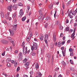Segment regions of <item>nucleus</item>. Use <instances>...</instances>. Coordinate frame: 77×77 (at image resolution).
Instances as JSON below:
<instances>
[{"mask_svg": "<svg viewBox=\"0 0 77 77\" xmlns=\"http://www.w3.org/2000/svg\"><path fill=\"white\" fill-rule=\"evenodd\" d=\"M12 26L13 28H12V30H11V29H9V31L11 34V36L14 35V32H15V31L17 30V27L18 26H17V24L13 25Z\"/></svg>", "mask_w": 77, "mask_h": 77, "instance_id": "1", "label": "nucleus"}, {"mask_svg": "<svg viewBox=\"0 0 77 77\" xmlns=\"http://www.w3.org/2000/svg\"><path fill=\"white\" fill-rule=\"evenodd\" d=\"M25 44V43L24 42H23L22 43L21 46L23 47V54H27V48L26 47L25 48V49H24V47H25V46H24V45Z\"/></svg>", "mask_w": 77, "mask_h": 77, "instance_id": "2", "label": "nucleus"}, {"mask_svg": "<svg viewBox=\"0 0 77 77\" xmlns=\"http://www.w3.org/2000/svg\"><path fill=\"white\" fill-rule=\"evenodd\" d=\"M38 46V44L36 43H33V46H32L31 47V50L32 51H33V50H37Z\"/></svg>", "mask_w": 77, "mask_h": 77, "instance_id": "3", "label": "nucleus"}, {"mask_svg": "<svg viewBox=\"0 0 77 77\" xmlns=\"http://www.w3.org/2000/svg\"><path fill=\"white\" fill-rule=\"evenodd\" d=\"M18 57V60H19V61L22 60V59H23V54L21 52L19 53Z\"/></svg>", "mask_w": 77, "mask_h": 77, "instance_id": "4", "label": "nucleus"}, {"mask_svg": "<svg viewBox=\"0 0 77 77\" xmlns=\"http://www.w3.org/2000/svg\"><path fill=\"white\" fill-rule=\"evenodd\" d=\"M38 19L40 21H42V20H44V17H43V14L40 15V17H38Z\"/></svg>", "mask_w": 77, "mask_h": 77, "instance_id": "5", "label": "nucleus"}, {"mask_svg": "<svg viewBox=\"0 0 77 77\" xmlns=\"http://www.w3.org/2000/svg\"><path fill=\"white\" fill-rule=\"evenodd\" d=\"M19 14L20 15L19 16V17L20 18H21V17H23V15H24V13H23V11L22 9L20 10Z\"/></svg>", "mask_w": 77, "mask_h": 77, "instance_id": "6", "label": "nucleus"}, {"mask_svg": "<svg viewBox=\"0 0 77 77\" xmlns=\"http://www.w3.org/2000/svg\"><path fill=\"white\" fill-rule=\"evenodd\" d=\"M50 36V34H46L45 35L44 39H48V37Z\"/></svg>", "mask_w": 77, "mask_h": 77, "instance_id": "7", "label": "nucleus"}, {"mask_svg": "<svg viewBox=\"0 0 77 77\" xmlns=\"http://www.w3.org/2000/svg\"><path fill=\"white\" fill-rule=\"evenodd\" d=\"M44 35L42 34H41L39 37L40 40V41H42L44 40Z\"/></svg>", "mask_w": 77, "mask_h": 77, "instance_id": "8", "label": "nucleus"}, {"mask_svg": "<svg viewBox=\"0 0 77 77\" xmlns=\"http://www.w3.org/2000/svg\"><path fill=\"white\" fill-rule=\"evenodd\" d=\"M1 42L2 43H3V44H8V41L5 40H2L1 41Z\"/></svg>", "mask_w": 77, "mask_h": 77, "instance_id": "9", "label": "nucleus"}, {"mask_svg": "<svg viewBox=\"0 0 77 77\" xmlns=\"http://www.w3.org/2000/svg\"><path fill=\"white\" fill-rule=\"evenodd\" d=\"M12 5H11L7 7V9L8 11H11L12 10Z\"/></svg>", "mask_w": 77, "mask_h": 77, "instance_id": "10", "label": "nucleus"}, {"mask_svg": "<svg viewBox=\"0 0 77 77\" xmlns=\"http://www.w3.org/2000/svg\"><path fill=\"white\" fill-rule=\"evenodd\" d=\"M71 75L73 77H77V73H73Z\"/></svg>", "mask_w": 77, "mask_h": 77, "instance_id": "11", "label": "nucleus"}, {"mask_svg": "<svg viewBox=\"0 0 77 77\" xmlns=\"http://www.w3.org/2000/svg\"><path fill=\"white\" fill-rule=\"evenodd\" d=\"M53 39L54 42L56 41V35L54 34L53 35Z\"/></svg>", "mask_w": 77, "mask_h": 77, "instance_id": "12", "label": "nucleus"}, {"mask_svg": "<svg viewBox=\"0 0 77 77\" xmlns=\"http://www.w3.org/2000/svg\"><path fill=\"white\" fill-rule=\"evenodd\" d=\"M35 69L37 70L38 69H39V64L38 63H36L35 64Z\"/></svg>", "mask_w": 77, "mask_h": 77, "instance_id": "13", "label": "nucleus"}, {"mask_svg": "<svg viewBox=\"0 0 77 77\" xmlns=\"http://www.w3.org/2000/svg\"><path fill=\"white\" fill-rule=\"evenodd\" d=\"M14 66H15V67H16L17 65H18V61L15 60V61H14Z\"/></svg>", "mask_w": 77, "mask_h": 77, "instance_id": "14", "label": "nucleus"}, {"mask_svg": "<svg viewBox=\"0 0 77 77\" xmlns=\"http://www.w3.org/2000/svg\"><path fill=\"white\" fill-rule=\"evenodd\" d=\"M5 17L7 20H8L9 19V16L8 15V14H6L5 15Z\"/></svg>", "mask_w": 77, "mask_h": 77, "instance_id": "15", "label": "nucleus"}, {"mask_svg": "<svg viewBox=\"0 0 77 77\" xmlns=\"http://www.w3.org/2000/svg\"><path fill=\"white\" fill-rule=\"evenodd\" d=\"M24 66H29V62H27L25 64H24Z\"/></svg>", "mask_w": 77, "mask_h": 77, "instance_id": "16", "label": "nucleus"}, {"mask_svg": "<svg viewBox=\"0 0 77 77\" xmlns=\"http://www.w3.org/2000/svg\"><path fill=\"white\" fill-rule=\"evenodd\" d=\"M1 17L2 18L4 17V14L2 11L0 12Z\"/></svg>", "mask_w": 77, "mask_h": 77, "instance_id": "17", "label": "nucleus"}, {"mask_svg": "<svg viewBox=\"0 0 77 77\" xmlns=\"http://www.w3.org/2000/svg\"><path fill=\"white\" fill-rule=\"evenodd\" d=\"M53 8V4H50L48 7L49 9H51Z\"/></svg>", "mask_w": 77, "mask_h": 77, "instance_id": "18", "label": "nucleus"}, {"mask_svg": "<svg viewBox=\"0 0 77 77\" xmlns=\"http://www.w3.org/2000/svg\"><path fill=\"white\" fill-rule=\"evenodd\" d=\"M26 17L24 16L22 18V21H24L25 20H26Z\"/></svg>", "mask_w": 77, "mask_h": 77, "instance_id": "19", "label": "nucleus"}, {"mask_svg": "<svg viewBox=\"0 0 77 77\" xmlns=\"http://www.w3.org/2000/svg\"><path fill=\"white\" fill-rule=\"evenodd\" d=\"M36 53L35 52H31V56H35L36 55Z\"/></svg>", "mask_w": 77, "mask_h": 77, "instance_id": "20", "label": "nucleus"}, {"mask_svg": "<svg viewBox=\"0 0 77 77\" xmlns=\"http://www.w3.org/2000/svg\"><path fill=\"white\" fill-rule=\"evenodd\" d=\"M69 74H70V71H69L68 70H67L66 72V75H69Z\"/></svg>", "mask_w": 77, "mask_h": 77, "instance_id": "21", "label": "nucleus"}, {"mask_svg": "<svg viewBox=\"0 0 77 77\" xmlns=\"http://www.w3.org/2000/svg\"><path fill=\"white\" fill-rule=\"evenodd\" d=\"M69 51H70V52H73L72 51H74V49H72V48H70L69 49Z\"/></svg>", "mask_w": 77, "mask_h": 77, "instance_id": "22", "label": "nucleus"}, {"mask_svg": "<svg viewBox=\"0 0 77 77\" xmlns=\"http://www.w3.org/2000/svg\"><path fill=\"white\" fill-rule=\"evenodd\" d=\"M70 70H71V71H73L75 70V69L74 68L72 67H71L70 68Z\"/></svg>", "mask_w": 77, "mask_h": 77, "instance_id": "23", "label": "nucleus"}, {"mask_svg": "<svg viewBox=\"0 0 77 77\" xmlns=\"http://www.w3.org/2000/svg\"><path fill=\"white\" fill-rule=\"evenodd\" d=\"M71 11H70V12L69 13V14H68V16H69L70 18H73L72 16H71Z\"/></svg>", "mask_w": 77, "mask_h": 77, "instance_id": "24", "label": "nucleus"}, {"mask_svg": "<svg viewBox=\"0 0 77 77\" xmlns=\"http://www.w3.org/2000/svg\"><path fill=\"white\" fill-rule=\"evenodd\" d=\"M40 14V15H43L42 14V10H38Z\"/></svg>", "mask_w": 77, "mask_h": 77, "instance_id": "25", "label": "nucleus"}, {"mask_svg": "<svg viewBox=\"0 0 77 77\" xmlns=\"http://www.w3.org/2000/svg\"><path fill=\"white\" fill-rule=\"evenodd\" d=\"M76 14H77V13L75 11H73L72 13V14L73 15H76Z\"/></svg>", "mask_w": 77, "mask_h": 77, "instance_id": "26", "label": "nucleus"}, {"mask_svg": "<svg viewBox=\"0 0 77 77\" xmlns=\"http://www.w3.org/2000/svg\"><path fill=\"white\" fill-rule=\"evenodd\" d=\"M10 42H12V43L13 44V46H15V43H14V41H13L12 40H11V41H10Z\"/></svg>", "mask_w": 77, "mask_h": 77, "instance_id": "27", "label": "nucleus"}, {"mask_svg": "<svg viewBox=\"0 0 77 77\" xmlns=\"http://www.w3.org/2000/svg\"><path fill=\"white\" fill-rule=\"evenodd\" d=\"M69 27H67L66 28L65 31H67V32H68V31H69Z\"/></svg>", "mask_w": 77, "mask_h": 77, "instance_id": "28", "label": "nucleus"}, {"mask_svg": "<svg viewBox=\"0 0 77 77\" xmlns=\"http://www.w3.org/2000/svg\"><path fill=\"white\" fill-rule=\"evenodd\" d=\"M16 13H14V14L12 16V17L13 18H16L17 17V16H16Z\"/></svg>", "mask_w": 77, "mask_h": 77, "instance_id": "29", "label": "nucleus"}, {"mask_svg": "<svg viewBox=\"0 0 77 77\" xmlns=\"http://www.w3.org/2000/svg\"><path fill=\"white\" fill-rule=\"evenodd\" d=\"M12 8H14L15 10H17V7L15 5H14L12 6Z\"/></svg>", "mask_w": 77, "mask_h": 77, "instance_id": "30", "label": "nucleus"}, {"mask_svg": "<svg viewBox=\"0 0 77 77\" xmlns=\"http://www.w3.org/2000/svg\"><path fill=\"white\" fill-rule=\"evenodd\" d=\"M62 64L64 66H66V63L64 62V61H63L62 62Z\"/></svg>", "mask_w": 77, "mask_h": 77, "instance_id": "31", "label": "nucleus"}, {"mask_svg": "<svg viewBox=\"0 0 77 77\" xmlns=\"http://www.w3.org/2000/svg\"><path fill=\"white\" fill-rule=\"evenodd\" d=\"M30 40V37H28L26 39L27 41H29Z\"/></svg>", "mask_w": 77, "mask_h": 77, "instance_id": "32", "label": "nucleus"}, {"mask_svg": "<svg viewBox=\"0 0 77 77\" xmlns=\"http://www.w3.org/2000/svg\"><path fill=\"white\" fill-rule=\"evenodd\" d=\"M46 56H47L48 58H50V57H51V56L50 55V54H46Z\"/></svg>", "mask_w": 77, "mask_h": 77, "instance_id": "33", "label": "nucleus"}, {"mask_svg": "<svg viewBox=\"0 0 77 77\" xmlns=\"http://www.w3.org/2000/svg\"><path fill=\"white\" fill-rule=\"evenodd\" d=\"M74 35H75V32H73L71 35V38H73L74 36Z\"/></svg>", "mask_w": 77, "mask_h": 77, "instance_id": "34", "label": "nucleus"}, {"mask_svg": "<svg viewBox=\"0 0 77 77\" xmlns=\"http://www.w3.org/2000/svg\"><path fill=\"white\" fill-rule=\"evenodd\" d=\"M70 63H71V64H72V65H74V63L73 62V61L72 60H70Z\"/></svg>", "mask_w": 77, "mask_h": 77, "instance_id": "35", "label": "nucleus"}, {"mask_svg": "<svg viewBox=\"0 0 77 77\" xmlns=\"http://www.w3.org/2000/svg\"><path fill=\"white\" fill-rule=\"evenodd\" d=\"M11 61V60L9 58H8L6 60V62H9Z\"/></svg>", "mask_w": 77, "mask_h": 77, "instance_id": "36", "label": "nucleus"}, {"mask_svg": "<svg viewBox=\"0 0 77 77\" xmlns=\"http://www.w3.org/2000/svg\"><path fill=\"white\" fill-rule=\"evenodd\" d=\"M8 39L9 40V41H12V40H13V39H12L11 38L9 37H8Z\"/></svg>", "mask_w": 77, "mask_h": 77, "instance_id": "37", "label": "nucleus"}, {"mask_svg": "<svg viewBox=\"0 0 77 77\" xmlns=\"http://www.w3.org/2000/svg\"><path fill=\"white\" fill-rule=\"evenodd\" d=\"M51 49H53V47H54V45L53 44H51Z\"/></svg>", "mask_w": 77, "mask_h": 77, "instance_id": "38", "label": "nucleus"}, {"mask_svg": "<svg viewBox=\"0 0 77 77\" xmlns=\"http://www.w3.org/2000/svg\"><path fill=\"white\" fill-rule=\"evenodd\" d=\"M7 66L8 67H11V65L9 63H8L7 64Z\"/></svg>", "mask_w": 77, "mask_h": 77, "instance_id": "39", "label": "nucleus"}, {"mask_svg": "<svg viewBox=\"0 0 77 77\" xmlns=\"http://www.w3.org/2000/svg\"><path fill=\"white\" fill-rule=\"evenodd\" d=\"M74 54L73 52H72L70 53V56H74Z\"/></svg>", "mask_w": 77, "mask_h": 77, "instance_id": "40", "label": "nucleus"}, {"mask_svg": "<svg viewBox=\"0 0 77 77\" xmlns=\"http://www.w3.org/2000/svg\"><path fill=\"white\" fill-rule=\"evenodd\" d=\"M59 24V21L57 20L56 22V25H57Z\"/></svg>", "mask_w": 77, "mask_h": 77, "instance_id": "41", "label": "nucleus"}, {"mask_svg": "<svg viewBox=\"0 0 77 77\" xmlns=\"http://www.w3.org/2000/svg\"><path fill=\"white\" fill-rule=\"evenodd\" d=\"M18 6H23V4L21 3H18Z\"/></svg>", "mask_w": 77, "mask_h": 77, "instance_id": "42", "label": "nucleus"}, {"mask_svg": "<svg viewBox=\"0 0 77 77\" xmlns=\"http://www.w3.org/2000/svg\"><path fill=\"white\" fill-rule=\"evenodd\" d=\"M23 63H25L27 62V59L26 58H25L24 60H23Z\"/></svg>", "mask_w": 77, "mask_h": 77, "instance_id": "43", "label": "nucleus"}, {"mask_svg": "<svg viewBox=\"0 0 77 77\" xmlns=\"http://www.w3.org/2000/svg\"><path fill=\"white\" fill-rule=\"evenodd\" d=\"M58 47H60L61 46V44H60V42H58V44L57 45Z\"/></svg>", "mask_w": 77, "mask_h": 77, "instance_id": "44", "label": "nucleus"}, {"mask_svg": "<svg viewBox=\"0 0 77 77\" xmlns=\"http://www.w3.org/2000/svg\"><path fill=\"white\" fill-rule=\"evenodd\" d=\"M38 76L39 77H41V75H42V74H41V72H38Z\"/></svg>", "mask_w": 77, "mask_h": 77, "instance_id": "45", "label": "nucleus"}, {"mask_svg": "<svg viewBox=\"0 0 77 77\" xmlns=\"http://www.w3.org/2000/svg\"><path fill=\"white\" fill-rule=\"evenodd\" d=\"M62 53L63 55V56H65V53L64 52V51H62Z\"/></svg>", "mask_w": 77, "mask_h": 77, "instance_id": "46", "label": "nucleus"}, {"mask_svg": "<svg viewBox=\"0 0 77 77\" xmlns=\"http://www.w3.org/2000/svg\"><path fill=\"white\" fill-rule=\"evenodd\" d=\"M54 61V59L52 57V62H51L52 65H53Z\"/></svg>", "mask_w": 77, "mask_h": 77, "instance_id": "47", "label": "nucleus"}, {"mask_svg": "<svg viewBox=\"0 0 77 77\" xmlns=\"http://www.w3.org/2000/svg\"><path fill=\"white\" fill-rule=\"evenodd\" d=\"M59 28H60V30H62V29H63V26H60L59 27Z\"/></svg>", "mask_w": 77, "mask_h": 77, "instance_id": "48", "label": "nucleus"}, {"mask_svg": "<svg viewBox=\"0 0 77 77\" xmlns=\"http://www.w3.org/2000/svg\"><path fill=\"white\" fill-rule=\"evenodd\" d=\"M19 71H20V67H18L17 69V72H18Z\"/></svg>", "mask_w": 77, "mask_h": 77, "instance_id": "49", "label": "nucleus"}, {"mask_svg": "<svg viewBox=\"0 0 77 77\" xmlns=\"http://www.w3.org/2000/svg\"><path fill=\"white\" fill-rule=\"evenodd\" d=\"M6 52L5 51H4V52L2 54V55L3 56H4L5 55V52Z\"/></svg>", "mask_w": 77, "mask_h": 77, "instance_id": "50", "label": "nucleus"}, {"mask_svg": "<svg viewBox=\"0 0 77 77\" xmlns=\"http://www.w3.org/2000/svg\"><path fill=\"white\" fill-rule=\"evenodd\" d=\"M48 27V23H46L45 25V27L46 28V27Z\"/></svg>", "mask_w": 77, "mask_h": 77, "instance_id": "51", "label": "nucleus"}, {"mask_svg": "<svg viewBox=\"0 0 77 77\" xmlns=\"http://www.w3.org/2000/svg\"><path fill=\"white\" fill-rule=\"evenodd\" d=\"M30 74L32 75V74H33V71H31L30 72Z\"/></svg>", "mask_w": 77, "mask_h": 77, "instance_id": "52", "label": "nucleus"}, {"mask_svg": "<svg viewBox=\"0 0 77 77\" xmlns=\"http://www.w3.org/2000/svg\"><path fill=\"white\" fill-rule=\"evenodd\" d=\"M63 33H61L60 35V37L61 38H62V37H63Z\"/></svg>", "mask_w": 77, "mask_h": 77, "instance_id": "53", "label": "nucleus"}, {"mask_svg": "<svg viewBox=\"0 0 77 77\" xmlns=\"http://www.w3.org/2000/svg\"><path fill=\"white\" fill-rule=\"evenodd\" d=\"M66 24L67 23H69V20H68V19H66Z\"/></svg>", "mask_w": 77, "mask_h": 77, "instance_id": "54", "label": "nucleus"}, {"mask_svg": "<svg viewBox=\"0 0 77 77\" xmlns=\"http://www.w3.org/2000/svg\"><path fill=\"white\" fill-rule=\"evenodd\" d=\"M45 43H46V44H47L48 43V42L47 41L48 39H45Z\"/></svg>", "mask_w": 77, "mask_h": 77, "instance_id": "55", "label": "nucleus"}, {"mask_svg": "<svg viewBox=\"0 0 77 77\" xmlns=\"http://www.w3.org/2000/svg\"><path fill=\"white\" fill-rule=\"evenodd\" d=\"M14 24H16L17 23V20H14Z\"/></svg>", "mask_w": 77, "mask_h": 77, "instance_id": "56", "label": "nucleus"}, {"mask_svg": "<svg viewBox=\"0 0 77 77\" xmlns=\"http://www.w3.org/2000/svg\"><path fill=\"white\" fill-rule=\"evenodd\" d=\"M27 9L28 10H29V9H30V6L28 5L27 6Z\"/></svg>", "mask_w": 77, "mask_h": 77, "instance_id": "57", "label": "nucleus"}, {"mask_svg": "<svg viewBox=\"0 0 77 77\" xmlns=\"http://www.w3.org/2000/svg\"><path fill=\"white\" fill-rule=\"evenodd\" d=\"M13 3H16L17 2V0H13Z\"/></svg>", "mask_w": 77, "mask_h": 77, "instance_id": "58", "label": "nucleus"}, {"mask_svg": "<svg viewBox=\"0 0 77 77\" xmlns=\"http://www.w3.org/2000/svg\"><path fill=\"white\" fill-rule=\"evenodd\" d=\"M61 15L63 16V10L62 11V14Z\"/></svg>", "mask_w": 77, "mask_h": 77, "instance_id": "59", "label": "nucleus"}, {"mask_svg": "<svg viewBox=\"0 0 77 77\" xmlns=\"http://www.w3.org/2000/svg\"><path fill=\"white\" fill-rule=\"evenodd\" d=\"M3 23H4V24H5V23H6V21L5 20H3Z\"/></svg>", "mask_w": 77, "mask_h": 77, "instance_id": "60", "label": "nucleus"}, {"mask_svg": "<svg viewBox=\"0 0 77 77\" xmlns=\"http://www.w3.org/2000/svg\"><path fill=\"white\" fill-rule=\"evenodd\" d=\"M69 3H70V1H69V2H67V6H68V5H69Z\"/></svg>", "mask_w": 77, "mask_h": 77, "instance_id": "61", "label": "nucleus"}, {"mask_svg": "<svg viewBox=\"0 0 77 77\" xmlns=\"http://www.w3.org/2000/svg\"><path fill=\"white\" fill-rule=\"evenodd\" d=\"M8 20H9L10 21V20H12V18L11 17H9L8 18Z\"/></svg>", "mask_w": 77, "mask_h": 77, "instance_id": "62", "label": "nucleus"}, {"mask_svg": "<svg viewBox=\"0 0 77 77\" xmlns=\"http://www.w3.org/2000/svg\"><path fill=\"white\" fill-rule=\"evenodd\" d=\"M35 33L36 35H38V32H35Z\"/></svg>", "mask_w": 77, "mask_h": 77, "instance_id": "63", "label": "nucleus"}, {"mask_svg": "<svg viewBox=\"0 0 77 77\" xmlns=\"http://www.w3.org/2000/svg\"><path fill=\"white\" fill-rule=\"evenodd\" d=\"M56 73H55L54 76H53V77H56Z\"/></svg>", "mask_w": 77, "mask_h": 77, "instance_id": "64", "label": "nucleus"}]
</instances>
